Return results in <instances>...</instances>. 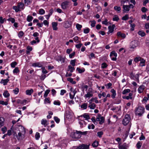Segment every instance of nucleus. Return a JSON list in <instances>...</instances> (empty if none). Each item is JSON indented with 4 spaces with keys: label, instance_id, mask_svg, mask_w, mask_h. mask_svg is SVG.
I'll return each instance as SVG.
<instances>
[{
    "label": "nucleus",
    "instance_id": "obj_59",
    "mask_svg": "<svg viewBox=\"0 0 149 149\" xmlns=\"http://www.w3.org/2000/svg\"><path fill=\"white\" fill-rule=\"evenodd\" d=\"M112 85V84L111 83L109 82L107 84H106L105 85V86H107V88L108 89H109L112 88V87H111Z\"/></svg>",
    "mask_w": 149,
    "mask_h": 149
},
{
    "label": "nucleus",
    "instance_id": "obj_28",
    "mask_svg": "<svg viewBox=\"0 0 149 149\" xmlns=\"http://www.w3.org/2000/svg\"><path fill=\"white\" fill-rule=\"evenodd\" d=\"M33 18L32 16H30V15H29L27 17L26 20L28 22H31Z\"/></svg>",
    "mask_w": 149,
    "mask_h": 149
},
{
    "label": "nucleus",
    "instance_id": "obj_46",
    "mask_svg": "<svg viewBox=\"0 0 149 149\" xmlns=\"http://www.w3.org/2000/svg\"><path fill=\"white\" fill-rule=\"evenodd\" d=\"M44 101L45 103L47 102L48 103L50 104L51 103V102L50 101V98L49 97H46L44 100Z\"/></svg>",
    "mask_w": 149,
    "mask_h": 149
},
{
    "label": "nucleus",
    "instance_id": "obj_35",
    "mask_svg": "<svg viewBox=\"0 0 149 149\" xmlns=\"http://www.w3.org/2000/svg\"><path fill=\"white\" fill-rule=\"evenodd\" d=\"M50 91V90L49 89H47L45 91V93L44 95V97L46 98V97L48 95Z\"/></svg>",
    "mask_w": 149,
    "mask_h": 149
},
{
    "label": "nucleus",
    "instance_id": "obj_50",
    "mask_svg": "<svg viewBox=\"0 0 149 149\" xmlns=\"http://www.w3.org/2000/svg\"><path fill=\"white\" fill-rule=\"evenodd\" d=\"M54 119L55 121L57 123H58L60 121V119L57 116H54Z\"/></svg>",
    "mask_w": 149,
    "mask_h": 149
},
{
    "label": "nucleus",
    "instance_id": "obj_22",
    "mask_svg": "<svg viewBox=\"0 0 149 149\" xmlns=\"http://www.w3.org/2000/svg\"><path fill=\"white\" fill-rule=\"evenodd\" d=\"M142 144V141H139L136 145V146L137 149H140Z\"/></svg>",
    "mask_w": 149,
    "mask_h": 149
},
{
    "label": "nucleus",
    "instance_id": "obj_40",
    "mask_svg": "<svg viewBox=\"0 0 149 149\" xmlns=\"http://www.w3.org/2000/svg\"><path fill=\"white\" fill-rule=\"evenodd\" d=\"M100 121L99 122V123L100 124H101L103 123L104 122V118L103 116H101L100 117Z\"/></svg>",
    "mask_w": 149,
    "mask_h": 149
},
{
    "label": "nucleus",
    "instance_id": "obj_11",
    "mask_svg": "<svg viewBox=\"0 0 149 149\" xmlns=\"http://www.w3.org/2000/svg\"><path fill=\"white\" fill-rule=\"evenodd\" d=\"M118 148L119 149H127L128 146L126 143H124L122 145L119 144L118 146Z\"/></svg>",
    "mask_w": 149,
    "mask_h": 149
},
{
    "label": "nucleus",
    "instance_id": "obj_5",
    "mask_svg": "<svg viewBox=\"0 0 149 149\" xmlns=\"http://www.w3.org/2000/svg\"><path fill=\"white\" fill-rule=\"evenodd\" d=\"M72 24V22L70 21H67L64 22L63 26L66 29H68L71 26Z\"/></svg>",
    "mask_w": 149,
    "mask_h": 149
},
{
    "label": "nucleus",
    "instance_id": "obj_38",
    "mask_svg": "<svg viewBox=\"0 0 149 149\" xmlns=\"http://www.w3.org/2000/svg\"><path fill=\"white\" fill-rule=\"evenodd\" d=\"M19 72V68L18 67H16L15 68L13 71V72L14 74L17 73Z\"/></svg>",
    "mask_w": 149,
    "mask_h": 149
},
{
    "label": "nucleus",
    "instance_id": "obj_42",
    "mask_svg": "<svg viewBox=\"0 0 149 149\" xmlns=\"http://www.w3.org/2000/svg\"><path fill=\"white\" fill-rule=\"evenodd\" d=\"M108 66V65L106 63H103L101 64V68L104 69L106 68Z\"/></svg>",
    "mask_w": 149,
    "mask_h": 149
},
{
    "label": "nucleus",
    "instance_id": "obj_36",
    "mask_svg": "<svg viewBox=\"0 0 149 149\" xmlns=\"http://www.w3.org/2000/svg\"><path fill=\"white\" fill-rule=\"evenodd\" d=\"M142 58L140 56H139L138 57H136L134 59V61L136 62L137 63L139 61H140L141 59Z\"/></svg>",
    "mask_w": 149,
    "mask_h": 149
},
{
    "label": "nucleus",
    "instance_id": "obj_48",
    "mask_svg": "<svg viewBox=\"0 0 149 149\" xmlns=\"http://www.w3.org/2000/svg\"><path fill=\"white\" fill-rule=\"evenodd\" d=\"M17 63L16 62L14 61L11 63L10 65L11 67L12 68H14L15 66L17 65Z\"/></svg>",
    "mask_w": 149,
    "mask_h": 149
},
{
    "label": "nucleus",
    "instance_id": "obj_16",
    "mask_svg": "<svg viewBox=\"0 0 149 149\" xmlns=\"http://www.w3.org/2000/svg\"><path fill=\"white\" fill-rule=\"evenodd\" d=\"M110 92L112 93V94L111 95V97L113 99L115 98L116 95V91L114 89H112L111 90Z\"/></svg>",
    "mask_w": 149,
    "mask_h": 149
},
{
    "label": "nucleus",
    "instance_id": "obj_55",
    "mask_svg": "<svg viewBox=\"0 0 149 149\" xmlns=\"http://www.w3.org/2000/svg\"><path fill=\"white\" fill-rule=\"evenodd\" d=\"M7 20L11 22L12 23H14L15 21V19L12 17H10Z\"/></svg>",
    "mask_w": 149,
    "mask_h": 149
},
{
    "label": "nucleus",
    "instance_id": "obj_37",
    "mask_svg": "<svg viewBox=\"0 0 149 149\" xmlns=\"http://www.w3.org/2000/svg\"><path fill=\"white\" fill-rule=\"evenodd\" d=\"M93 96V94L92 93H91L90 92H88L87 94L85 95L84 97L86 98L90 97Z\"/></svg>",
    "mask_w": 149,
    "mask_h": 149
},
{
    "label": "nucleus",
    "instance_id": "obj_23",
    "mask_svg": "<svg viewBox=\"0 0 149 149\" xmlns=\"http://www.w3.org/2000/svg\"><path fill=\"white\" fill-rule=\"evenodd\" d=\"M138 34L142 37L146 35L145 33L143 31H139L138 32Z\"/></svg>",
    "mask_w": 149,
    "mask_h": 149
},
{
    "label": "nucleus",
    "instance_id": "obj_9",
    "mask_svg": "<svg viewBox=\"0 0 149 149\" xmlns=\"http://www.w3.org/2000/svg\"><path fill=\"white\" fill-rule=\"evenodd\" d=\"M117 36L118 37H121L123 39H124L126 37V35L125 33H122L120 31H118L117 33Z\"/></svg>",
    "mask_w": 149,
    "mask_h": 149
},
{
    "label": "nucleus",
    "instance_id": "obj_17",
    "mask_svg": "<svg viewBox=\"0 0 149 149\" xmlns=\"http://www.w3.org/2000/svg\"><path fill=\"white\" fill-rule=\"evenodd\" d=\"M75 69L74 67H72L71 65H69L68 66L67 68V71H70L71 73Z\"/></svg>",
    "mask_w": 149,
    "mask_h": 149
},
{
    "label": "nucleus",
    "instance_id": "obj_25",
    "mask_svg": "<svg viewBox=\"0 0 149 149\" xmlns=\"http://www.w3.org/2000/svg\"><path fill=\"white\" fill-rule=\"evenodd\" d=\"M3 95L6 98L10 96V94L8 93V91L7 90L5 91H4Z\"/></svg>",
    "mask_w": 149,
    "mask_h": 149
},
{
    "label": "nucleus",
    "instance_id": "obj_57",
    "mask_svg": "<svg viewBox=\"0 0 149 149\" xmlns=\"http://www.w3.org/2000/svg\"><path fill=\"white\" fill-rule=\"evenodd\" d=\"M13 92L15 94L17 95L19 92V89L17 88H15V89L13 90Z\"/></svg>",
    "mask_w": 149,
    "mask_h": 149
},
{
    "label": "nucleus",
    "instance_id": "obj_8",
    "mask_svg": "<svg viewBox=\"0 0 149 149\" xmlns=\"http://www.w3.org/2000/svg\"><path fill=\"white\" fill-rule=\"evenodd\" d=\"M123 5V13H127L130 10L129 7V6L127 5H124V4Z\"/></svg>",
    "mask_w": 149,
    "mask_h": 149
},
{
    "label": "nucleus",
    "instance_id": "obj_62",
    "mask_svg": "<svg viewBox=\"0 0 149 149\" xmlns=\"http://www.w3.org/2000/svg\"><path fill=\"white\" fill-rule=\"evenodd\" d=\"M83 45V44L81 43H80L79 44H77L75 45V47L78 49H80L81 46Z\"/></svg>",
    "mask_w": 149,
    "mask_h": 149
},
{
    "label": "nucleus",
    "instance_id": "obj_21",
    "mask_svg": "<svg viewBox=\"0 0 149 149\" xmlns=\"http://www.w3.org/2000/svg\"><path fill=\"white\" fill-rule=\"evenodd\" d=\"M76 70L78 71L79 73L81 74L84 72L85 71V68H83L81 69L77 67V68Z\"/></svg>",
    "mask_w": 149,
    "mask_h": 149
},
{
    "label": "nucleus",
    "instance_id": "obj_3",
    "mask_svg": "<svg viewBox=\"0 0 149 149\" xmlns=\"http://www.w3.org/2000/svg\"><path fill=\"white\" fill-rule=\"evenodd\" d=\"M77 132H79L77 130H75V132H72L70 134V136L73 139H78L81 137L80 133Z\"/></svg>",
    "mask_w": 149,
    "mask_h": 149
},
{
    "label": "nucleus",
    "instance_id": "obj_15",
    "mask_svg": "<svg viewBox=\"0 0 149 149\" xmlns=\"http://www.w3.org/2000/svg\"><path fill=\"white\" fill-rule=\"evenodd\" d=\"M9 81V79H2L0 81V83L1 84H3V85L5 86L7 85V83Z\"/></svg>",
    "mask_w": 149,
    "mask_h": 149
},
{
    "label": "nucleus",
    "instance_id": "obj_56",
    "mask_svg": "<svg viewBox=\"0 0 149 149\" xmlns=\"http://www.w3.org/2000/svg\"><path fill=\"white\" fill-rule=\"evenodd\" d=\"M0 104L2 105H7L8 104V103L7 102H4L3 100H1L0 101Z\"/></svg>",
    "mask_w": 149,
    "mask_h": 149
},
{
    "label": "nucleus",
    "instance_id": "obj_31",
    "mask_svg": "<svg viewBox=\"0 0 149 149\" xmlns=\"http://www.w3.org/2000/svg\"><path fill=\"white\" fill-rule=\"evenodd\" d=\"M47 121L46 119H42L41 121V123L42 124L44 125V126L45 127L47 125Z\"/></svg>",
    "mask_w": 149,
    "mask_h": 149
},
{
    "label": "nucleus",
    "instance_id": "obj_30",
    "mask_svg": "<svg viewBox=\"0 0 149 149\" xmlns=\"http://www.w3.org/2000/svg\"><path fill=\"white\" fill-rule=\"evenodd\" d=\"M131 90L129 89H125L122 92V94L123 95H126L127 93H129Z\"/></svg>",
    "mask_w": 149,
    "mask_h": 149
},
{
    "label": "nucleus",
    "instance_id": "obj_24",
    "mask_svg": "<svg viewBox=\"0 0 149 149\" xmlns=\"http://www.w3.org/2000/svg\"><path fill=\"white\" fill-rule=\"evenodd\" d=\"M88 107V103H84L81 105V107L83 109H86Z\"/></svg>",
    "mask_w": 149,
    "mask_h": 149
},
{
    "label": "nucleus",
    "instance_id": "obj_54",
    "mask_svg": "<svg viewBox=\"0 0 149 149\" xmlns=\"http://www.w3.org/2000/svg\"><path fill=\"white\" fill-rule=\"evenodd\" d=\"M97 136L100 138L101 137L102 135L103 134L102 131L98 132H97Z\"/></svg>",
    "mask_w": 149,
    "mask_h": 149
},
{
    "label": "nucleus",
    "instance_id": "obj_34",
    "mask_svg": "<svg viewBox=\"0 0 149 149\" xmlns=\"http://www.w3.org/2000/svg\"><path fill=\"white\" fill-rule=\"evenodd\" d=\"M119 20V18L117 15H114V17L113 18V20L114 21L118 22Z\"/></svg>",
    "mask_w": 149,
    "mask_h": 149
},
{
    "label": "nucleus",
    "instance_id": "obj_60",
    "mask_svg": "<svg viewBox=\"0 0 149 149\" xmlns=\"http://www.w3.org/2000/svg\"><path fill=\"white\" fill-rule=\"evenodd\" d=\"M79 133H80V135L81 136V135H86L87 134V131H85L84 132H82L81 131L79 132H77Z\"/></svg>",
    "mask_w": 149,
    "mask_h": 149
},
{
    "label": "nucleus",
    "instance_id": "obj_39",
    "mask_svg": "<svg viewBox=\"0 0 149 149\" xmlns=\"http://www.w3.org/2000/svg\"><path fill=\"white\" fill-rule=\"evenodd\" d=\"M45 13V10L42 8L40 9L39 11V13L40 15H43Z\"/></svg>",
    "mask_w": 149,
    "mask_h": 149
},
{
    "label": "nucleus",
    "instance_id": "obj_10",
    "mask_svg": "<svg viewBox=\"0 0 149 149\" xmlns=\"http://www.w3.org/2000/svg\"><path fill=\"white\" fill-rule=\"evenodd\" d=\"M32 66L34 67H38L40 68L42 67V65L41 63L37 62L33 63L32 64Z\"/></svg>",
    "mask_w": 149,
    "mask_h": 149
},
{
    "label": "nucleus",
    "instance_id": "obj_43",
    "mask_svg": "<svg viewBox=\"0 0 149 149\" xmlns=\"http://www.w3.org/2000/svg\"><path fill=\"white\" fill-rule=\"evenodd\" d=\"M55 105L59 106L61 105V102L58 100H55L53 103Z\"/></svg>",
    "mask_w": 149,
    "mask_h": 149
},
{
    "label": "nucleus",
    "instance_id": "obj_1",
    "mask_svg": "<svg viewBox=\"0 0 149 149\" xmlns=\"http://www.w3.org/2000/svg\"><path fill=\"white\" fill-rule=\"evenodd\" d=\"M145 111V109L144 107L139 106L135 108L134 113L136 116L141 117L143 116Z\"/></svg>",
    "mask_w": 149,
    "mask_h": 149
},
{
    "label": "nucleus",
    "instance_id": "obj_20",
    "mask_svg": "<svg viewBox=\"0 0 149 149\" xmlns=\"http://www.w3.org/2000/svg\"><path fill=\"white\" fill-rule=\"evenodd\" d=\"M24 4L26 6L30 5L32 2V0H24Z\"/></svg>",
    "mask_w": 149,
    "mask_h": 149
},
{
    "label": "nucleus",
    "instance_id": "obj_32",
    "mask_svg": "<svg viewBox=\"0 0 149 149\" xmlns=\"http://www.w3.org/2000/svg\"><path fill=\"white\" fill-rule=\"evenodd\" d=\"M98 142L97 141H95L92 144V146L94 148H95L98 146Z\"/></svg>",
    "mask_w": 149,
    "mask_h": 149
},
{
    "label": "nucleus",
    "instance_id": "obj_2",
    "mask_svg": "<svg viewBox=\"0 0 149 149\" xmlns=\"http://www.w3.org/2000/svg\"><path fill=\"white\" fill-rule=\"evenodd\" d=\"M130 120L131 118L130 115L126 114L122 121L123 125L125 126L127 125L129 123Z\"/></svg>",
    "mask_w": 149,
    "mask_h": 149
},
{
    "label": "nucleus",
    "instance_id": "obj_51",
    "mask_svg": "<svg viewBox=\"0 0 149 149\" xmlns=\"http://www.w3.org/2000/svg\"><path fill=\"white\" fill-rule=\"evenodd\" d=\"M90 22H91V26L93 27L95 26L96 24V21L95 20L90 21Z\"/></svg>",
    "mask_w": 149,
    "mask_h": 149
},
{
    "label": "nucleus",
    "instance_id": "obj_6",
    "mask_svg": "<svg viewBox=\"0 0 149 149\" xmlns=\"http://www.w3.org/2000/svg\"><path fill=\"white\" fill-rule=\"evenodd\" d=\"M89 145L82 144L78 146L75 149H89Z\"/></svg>",
    "mask_w": 149,
    "mask_h": 149
},
{
    "label": "nucleus",
    "instance_id": "obj_12",
    "mask_svg": "<svg viewBox=\"0 0 149 149\" xmlns=\"http://www.w3.org/2000/svg\"><path fill=\"white\" fill-rule=\"evenodd\" d=\"M145 86L144 85H142L140 86L138 89V91L139 93H141L145 89Z\"/></svg>",
    "mask_w": 149,
    "mask_h": 149
},
{
    "label": "nucleus",
    "instance_id": "obj_61",
    "mask_svg": "<svg viewBox=\"0 0 149 149\" xmlns=\"http://www.w3.org/2000/svg\"><path fill=\"white\" fill-rule=\"evenodd\" d=\"M95 58V54L93 53H91L90 55V59H92L93 58Z\"/></svg>",
    "mask_w": 149,
    "mask_h": 149
},
{
    "label": "nucleus",
    "instance_id": "obj_4",
    "mask_svg": "<svg viewBox=\"0 0 149 149\" xmlns=\"http://www.w3.org/2000/svg\"><path fill=\"white\" fill-rule=\"evenodd\" d=\"M117 54L115 51H113L110 52V56L112 61H116L117 60Z\"/></svg>",
    "mask_w": 149,
    "mask_h": 149
},
{
    "label": "nucleus",
    "instance_id": "obj_29",
    "mask_svg": "<svg viewBox=\"0 0 149 149\" xmlns=\"http://www.w3.org/2000/svg\"><path fill=\"white\" fill-rule=\"evenodd\" d=\"M83 116V117L84 118H86V120H88L90 119V117L89 115H88L87 113H84L83 114V115L81 116Z\"/></svg>",
    "mask_w": 149,
    "mask_h": 149
},
{
    "label": "nucleus",
    "instance_id": "obj_41",
    "mask_svg": "<svg viewBox=\"0 0 149 149\" xmlns=\"http://www.w3.org/2000/svg\"><path fill=\"white\" fill-rule=\"evenodd\" d=\"M76 27L78 30L80 31L82 27V26L79 24H77L76 25Z\"/></svg>",
    "mask_w": 149,
    "mask_h": 149
},
{
    "label": "nucleus",
    "instance_id": "obj_19",
    "mask_svg": "<svg viewBox=\"0 0 149 149\" xmlns=\"http://www.w3.org/2000/svg\"><path fill=\"white\" fill-rule=\"evenodd\" d=\"M33 92V89L31 88V89L27 90L26 91V94L27 95H31L32 93Z\"/></svg>",
    "mask_w": 149,
    "mask_h": 149
},
{
    "label": "nucleus",
    "instance_id": "obj_53",
    "mask_svg": "<svg viewBox=\"0 0 149 149\" xmlns=\"http://www.w3.org/2000/svg\"><path fill=\"white\" fill-rule=\"evenodd\" d=\"M24 3L20 2L18 4V6L19 7V8H22L24 6Z\"/></svg>",
    "mask_w": 149,
    "mask_h": 149
},
{
    "label": "nucleus",
    "instance_id": "obj_64",
    "mask_svg": "<svg viewBox=\"0 0 149 149\" xmlns=\"http://www.w3.org/2000/svg\"><path fill=\"white\" fill-rule=\"evenodd\" d=\"M108 20L107 19H105L104 21H103L102 22V23L103 24H105L106 25H108L107 22Z\"/></svg>",
    "mask_w": 149,
    "mask_h": 149
},
{
    "label": "nucleus",
    "instance_id": "obj_52",
    "mask_svg": "<svg viewBox=\"0 0 149 149\" xmlns=\"http://www.w3.org/2000/svg\"><path fill=\"white\" fill-rule=\"evenodd\" d=\"M90 31V29L88 28H87L84 30V33L87 34L89 33Z\"/></svg>",
    "mask_w": 149,
    "mask_h": 149
},
{
    "label": "nucleus",
    "instance_id": "obj_63",
    "mask_svg": "<svg viewBox=\"0 0 149 149\" xmlns=\"http://www.w3.org/2000/svg\"><path fill=\"white\" fill-rule=\"evenodd\" d=\"M7 129L6 127H4L1 128V131H2L3 134H4L7 131Z\"/></svg>",
    "mask_w": 149,
    "mask_h": 149
},
{
    "label": "nucleus",
    "instance_id": "obj_44",
    "mask_svg": "<svg viewBox=\"0 0 149 149\" xmlns=\"http://www.w3.org/2000/svg\"><path fill=\"white\" fill-rule=\"evenodd\" d=\"M129 18L128 15L126 14L122 17V19L126 21L129 19Z\"/></svg>",
    "mask_w": 149,
    "mask_h": 149
},
{
    "label": "nucleus",
    "instance_id": "obj_58",
    "mask_svg": "<svg viewBox=\"0 0 149 149\" xmlns=\"http://www.w3.org/2000/svg\"><path fill=\"white\" fill-rule=\"evenodd\" d=\"M24 33L22 31H20L18 33V36L20 38L22 37Z\"/></svg>",
    "mask_w": 149,
    "mask_h": 149
},
{
    "label": "nucleus",
    "instance_id": "obj_13",
    "mask_svg": "<svg viewBox=\"0 0 149 149\" xmlns=\"http://www.w3.org/2000/svg\"><path fill=\"white\" fill-rule=\"evenodd\" d=\"M115 27V25L114 24L112 25V26H109L108 27V30L109 32L112 33L114 31V29Z\"/></svg>",
    "mask_w": 149,
    "mask_h": 149
},
{
    "label": "nucleus",
    "instance_id": "obj_45",
    "mask_svg": "<svg viewBox=\"0 0 149 149\" xmlns=\"http://www.w3.org/2000/svg\"><path fill=\"white\" fill-rule=\"evenodd\" d=\"M114 9L115 10L118 12H120L121 10V8L120 7H118L117 6H115L114 7Z\"/></svg>",
    "mask_w": 149,
    "mask_h": 149
},
{
    "label": "nucleus",
    "instance_id": "obj_47",
    "mask_svg": "<svg viewBox=\"0 0 149 149\" xmlns=\"http://www.w3.org/2000/svg\"><path fill=\"white\" fill-rule=\"evenodd\" d=\"M59 60L62 62V63H64L65 61V58L63 57L62 56H60Z\"/></svg>",
    "mask_w": 149,
    "mask_h": 149
},
{
    "label": "nucleus",
    "instance_id": "obj_33",
    "mask_svg": "<svg viewBox=\"0 0 149 149\" xmlns=\"http://www.w3.org/2000/svg\"><path fill=\"white\" fill-rule=\"evenodd\" d=\"M77 61V59H74V60H72L70 61V64L72 65L74 67L75 65V63Z\"/></svg>",
    "mask_w": 149,
    "mask_h": 149
},
{
    "label": "nucleus",
    "instance_id": "obj_49",
    "mask_svg": "<svg viewBox=\"0 0 149 149\" xmlns=\"http://www.w3.org/2000/svg\"><path fill=\"white\" fill-rule=\"evenodd\" d=\"M35 136L36 139L38 140L40 137V133L38 132H36Z\"/></svg>",
    "mask_w": 149,
    "mask_h": 149
},
{
    "label": "nucleus",
    "instance_id": "obj_14",
    "mask_svg": "<svg viewBox=\"0 0 149 149\" xmlns=\"http://www.w3.org/2000/svg\"><path fill=\"white\" fill-rule=\"evenodd\" d=\"M52 27L54 30L56 31L58 29L57 26L58 25V23L55 22H52Z\"/></svg>",
    "mask_w": 149,
    "mask_h": 149
},
{
    "label": "nucleus",
    "instance_id": "obj_26",
    "mask_svg": "<svg viewBox=\"0 0 149 149\" xmlns=\"http://www.w3.org/2000/svg\"><path fill=\"white\" fill-rule=\"evenodd\" d=\"M96 107V105L94 103H92L91 104L89 105L88 107L91 109H94Z\"/></svg>",
    "mask_w": 149,
    "mask_h": 149
},
{
    "label": "nucleus",
    "instance_id": "obj_7",
    "mask_svg": "<svg viewBox=\"0 0 149 149\" xmlns=\"http://www.w3.org/2000/svg\"><path fill=\"white\" fill-rule=\"evenodd\" d=\"M69 2L68 1H65L61 4L62 8L63 9H66L68 7Z\"/></svg>",
    "mask_w": 149,
    "mask_h": 149
},
{
    "label": "nucleus",
    "instance_id": "obj_18",
    "mask_svg": "<svg viewBox=\"0 0 149 149\" xmlns=\"http://www.w3.org/2000/svg\"><path fill=\"white\" fill-rule=\"evenodd\" d=\"M146 61L143 58H142L140 60V62L139 63V65L142 67L145 65V63Z\"/></svg>",
    "mask_w": 149,
    "mask_h": 149
},
{
    "label": "nucleus",
    "instance_id": "obj_27",
    "mask_svg": "<svg viewBox=\"0 0 149 149\" xmlns=\"http://www.w3.org/2000/svg\"><path fill=\"white\" fill-rule=\"evenodd\" d=\"M13 9L15 10L16 12H18L20 11V8L18 6H13L12 8Z\"/></svg>",
    "mask_w": 149,
    "mask_h": 149
}]
</instances>
